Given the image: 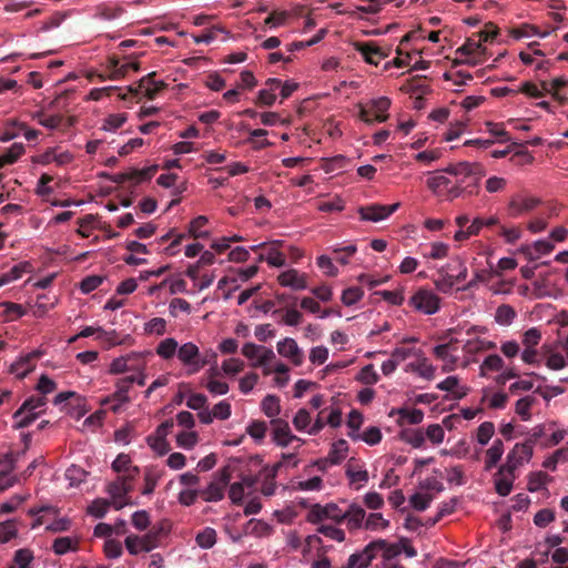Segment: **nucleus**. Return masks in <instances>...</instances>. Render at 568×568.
<instances>
[{
    "label": "nucleus",
    "instance_id": "f257e3e1",
    "mask_svg": "<svg viewBox=\"0 0 568 568\" xmlns=\"http://www.w3.org/2000/svg\"><path fill=\"white\" fill-rule=\"evenodd\" d=\"M155 353L163 361H171L176 356L187 375L197 374L209 364L207 356L201 353L196 344L186 342L179 345L173 337L162 339L158 344Z\"/></svg>",
    "mask_w": 568,
    "mask_h": 568
},
{
    "label": "nucleus",
    "instance_id": "f03ea898",
    "mask_svg": "<svg viewBox=\"0 0 568 568\" xmlns=\"http://www.w3.org/2000/svg\"><path fill=\"white\" fill-rule=\"evenodd\" d=\"M499 33V29L493 22H488L484 28L473 33L456 50L459 62L476 67L488 61L490 53L487 44L493 43Z\"/></svg>",
    "mask_w": 568,
    "mask_h": 568
},
{
    "label": "nucleus",
    "instance_id": "7ed1b4c3",
    "mask_svg": "<svg viewBox=\"0 0 568 568\" xmlns=\"http://www.w3.org/2000/svg\"><path fill=\"white\" fill-rule=\"evenodd\" d=\"M453 180L458 199L474 196L479 193L480 180L485 176V168L479 162L460 161L449 164L443 170Z\"/></svg>",
    "mask_w": 568,
    "mask_h": 568
},
{
    "label": "nucleus",
    "instance_id": "20e7f679",
    "mask_svg": "<svg viewBox=\"0 0 568 568\" xmlns=\"http://www.w3.org/2000/svg\"><path fill=\"white\" fill-rule=\"evenodd\" d=\"M468 267L462 256H455L438 270V277L434 281L436 290L443 294L462 291L467 284ZM465 290H463L464 292Z\"/></svg>",
    "mask_w": 568,
    "mask_h": 568
},
{
    "label": "nucleus",
    "instance_id": "39448f33",
    "mask_svg": "<svg viewBox=\"0 0 568 568\" xmlns=\"http://www.w3.org/2000/svg\"><path fill=\"white\" fill-rule=\"evenodd\" d=\"M486 262L487 266L480 267L477 264V258H473V277L462 290L476 288L479 284L487 283L494 275L499 276L503 272L515 270L517 267V262L513 257H501L496 267H494L488 256L486 257Z\"/></svg>",
    "mask_w": 568,
    "mask_h": 568
},
{
    "label": "nucleus",
    "instance_id": "423d86ee",
    "mask_svg": "<svg viewBox=\"0 0 568 568\" xmlns=\"http://www.w3.org/2000/svg\"><path fill=\"white\" fill-rule=\"evenodd\" d=\"M392 100L388 97L372 98L357 104L358 119L366 124L387 121Z\"/></svg>",
    "mask_w": 568,
    "mask_h": 568
},
{
    "label": "nucleus",
    "instance_id": "0eeeda50",
    "mask_svg": "<svg viewBox=\"0 0 568 568\" xmlns=\"http://www.w3.org/2000/svg\"><path fill=\"white\" fill-rule=\"evenodd\" d=\"M47 398L43 396H30L12 416L13 428L20 429L30 426L44 413Z\"/></svg>",
    "mask_w": 568,
    "mask_h": 568
},
{
    "label": "nucleus",
    "instance_id": "6e6552de",
    "mask_svg": "<svg viewBox=\"0 0 568 568\" xmlns=\"http://www.w3.org/2000/svg\"><path fill=\"white\" fill-rule=\"evenodd\" d=\"M408 306L416 313L434 315L439 312L442 300L433 290L419 287L409 297Z\"/></svg>",
    "mask_w": 568,
    "mask_h": 568
},
{
    "label": "nucleus",
    "instance_id": "1a4fd4ad",
    "mask_svg": "<svg viewBox=\"0 0 568 568\" xmlns=\"http://www.w3.org/2000/svg\"><path fill=\"white\" fill-rule=\"evenodd\" d=\"M161 528H152L144 535L129 534L125 537L124 546L130 555L136 556L141 552H150L160 545Z\"/></svg>",
    "mask_w": 568,
    "mask_h": 568
},
{
    "label": "nucleus",
    "instance_id": "9d476101",
    "mask_svg": "<svg viewBox=\"0 0 568 568\" xmlns=\"http://www.w3.org/2000/svg\"><path fill=\"white\" fill-rule=\"evenodd\" d=\"M233 471L234 467L231 465H227L220 469L215 476L214 479L202 490L200 491V497L204 501H220L224 497V489L226 485L230 483V480L233 478Z\"/></svg>",
    "mask_w": 568,
    "mask_h": 568
},
{
    "label": "nucleus",
    "instance_id": "9b49d317",
    "mask_svg": "<svg viewBox=\"0 0 568 568\" xmlns=\"http://www.w3.org/2000/svg\"><path fill=\"white\" fill-rule=\"evenodd\" d=\"M458 341L450 338L447 343L438 344L433 348V355L442 362V372L450 373L460 367L462 358L458 356Z\"/></svg>",
    "mask_w": 568,
    "mask_h": 568
},
{
    "label": "nucleus",
    "instance_id": "f8f14e48",
    "mask_svg": "<svg viewBox=\"0 0 568 568\" xmlns=\"http://www.w3.org/2000/svg\"><path fill=\"white\" fill-rule=\"evenodd\" d=\"M272 440L276 446L280 447H293L295 450H298L304 440L296 435H294L291 430L288 423L284 419H272Z\"/></svg>",
    "mask_w": 568,
    "mask_h": 568
},
{
    "label": "nucleus",
    "instance_id": "ddd939ff",
    "mask_svg": "<svg viewBox=\"0 0 568 568\" xmlns=\"http://www.w3.org/2000/svg\"><path fill=\"white\" fill-rule=\"evenodd\" d=\"M428 190L438 199L446 202H453L458 199V193L453 185L452 178L444 174H434L426 180Z\"/></svg>",
    "mask_w": 568,
    "mask_h": 568
},
{
    "label": "nucleus",
    "instance_id": "4468645a",
    "mask_svg": "<svg viewBox=\"0 0 568 568\" xmlns=\"http://www.w3.org/2000/svg\"><path fill=\"white\" fill-rule=\"evenodd\" d=\"M536 442L528 439L523 443H516L506 456L505 465L515 471L529 464L535 452Z\"/></svg>",
    "mask_w": 568,
    "mask_h": 568
},
{
    "label": "nucleus",
    "instance_id": "2eb2a0df",
    "mask_svg": "<svg viewBox=\"0 0 568 568\" xmlns=\"http://www.w3.org/2000/svg\"><path fill=\"white\" fill-rule=\"evenodd\" d=\"M496 348L497 344L493 341L481 336L469 337L462 347L464 356L462 358L460 367L466 368L471 363H475L477 354Z\"/></svg>",
    "mask_w": 568,
    "mask_h": 568
},
{
    "label": "nucleus",
    "instance_id": "dca6fc26",
    "mask_svg": "<svg viewBox=\"0 0 568 568\" xmlns=\"http://www.w3.org/2000/svg\"><path fill=\"white\" fill-rule=\"evenodd\" d=\"M354 49L366 63L372 65H378L382 60L390 54V47L379 45L375 41H356L354 42Z\"/></svg>",
    "mask_w": 568,
    "mask_h": 568
},
{
    "label": "nucleus",
    "instance_id": "f3484780",
    "mask_svg": "<svg viewBox=\"0 0 568 568\" xmlns=\"http://www.w3.org/2000/svg\"><path fill=\"white\" fill-rule=\"evenodd\" d=\"M134 479L116 477L106 486V493L111 498L112 506L119 510L129 504V494L133 489Z\"/></svg>",
    "mask_w": 568,
    "mask_h": 568
},
{
    "label": "nucleus",
    "instance_id": "a211bd4d",
    "mask_svg": "<svg viewBox=\"0 0 568 568\" xmlns=\"http://www.w3.org/2000/svg\"><path fill=\"white\" fill-rule=\"evenodd\" d=\"M73 160V153L60 145L48 148L42 153L32 156V163L39 165L55 164L57 166H65Z\"/></svg>",
    "mask_w": 568,
    "mask_h": 568
},
{
    "label": "nucleus",
    "instance_id": "6ab92c4d",
    "mask_svg": "<svg viewBox=\"0 0 568 568\" xmlns=\"http://www.w3.org/2000/svg\"><path fill=\"white\" fill-rule=\"evenodd\" d=\"M146 365L143 353L130 352L123 356L114 358L109 367L112 375L124 374L142 369Z\"/></svg>",
    "mask_w": 568,
    "mask_h": 568
},
{
    "label": "nucleus",
    "instance_id": "aec40b11",
    "mask_svg": "<svg viewBox=\"0 0 568 568\" xmlns=\"http://www.w3.org/2000/svg\"><path fill=\"white\" fill-rule=\"evenodd\" d=\"M276 281L280 286L292 291H304L308 287V275L294 267L282 271Z\"/></svg>",
    "mask_w": 568,
    "mask_h": 568
},
{
    "label": "nucleus",
    "instance_id": "412c9836",
    "mask_svg": "<svg viewBox=\"0 0 568 568\" xmlns=\"http://www.w3.org/2000/svg\"><path fill=\"white\" fill-rule=\"evenodd\" d=\"M285 242L275 240L268 242L264 252L258 255L260 262H266L272 267H283L286 264Z\"/></svg>",
    "mask_w": 568,
    "mask_h": 568
},
{
    "label": "nucleus",
    "instance_id": "4be33fe9",
    "mask_svg": "<svg viewBox=\"0 0 568 568\" xmlns=\"http://www.w3.org/2000/svg\"><path fill=\"white\" fill-rule=\"evenodd\" d=\"M436 366L430 363L422 349L416 354L414 361L405 366L406 373L415 374L425 381H433L436 376Z\"/></svg>",
    "mask_w": 568,
    "mask_h": 568
},
{
    "label": "nucleus",
    "instance_id": "5701e85b",
    "mask_svg": "<svg viewBox=\"0 0 568 568\" xmlns=\"http://www.w3.org/2000/svg\"><path fill=\"white\" fill-rule=\"evenodd\" d=\"M242 354L250 361L253 367L265 366L275 359V353L265 346L246 343L242 347Z\"/></svg>",
    "mask_w": 568,
    "mask_h": 568
},
{
    "label": "nucleus",
    "instance_id": "b1692460",
    "mask_svg": "<svg viewBox=\"0 0 568 568\" xmlns=\"http://www.w3.org/2000/svg\"><path fill=\"white\" fill-rule=\"evenodd\" d=\"M399 206L398 202L390 205L371 204L359 207L358 213L363 221L381 222L396 212Z\"/></svg>",
    "mask_w": 568,
    "mask_h": 568
},
{
    "label": "nucleus",
    "instance_id": "393cba45",
    "mask_svg": "<svg viewBox=\"0 0 568 568\" xmlns=\"http://www.w3.org/2000/svg\"><path fill=\"white\" fill-rule=\"evenodd\" d=\"M517 478L516 471L503 464L493 477L495 490L499 496H508Z\"/></svg>",
    "mask_w": 568,
    "mask_h": 568
},
{
    "label": "nucleus",
    "instance_id": "a878e982",
    "mask_svg": "<svg viewBox=\"0 0 568 568\" xmlns=\"http://www.w3.org/2000/svg\"><path fill=\"white\" fill-rule=\"evenodd\" d=\"M129 382L123 378L115 383L114 393L102 400V405L109 406L113 413H119L123 408V405L129 403Z\"/></svg>",
    "mask_w": 568,
    "mask_h": 568
},
{
    "label": "nucleus",
    "instance_id": "bb28decb",
    "mask_svg": "<svg viewBox=\"0 0 568 568\" xmlns=\"http://www.w3.org/2000/svg\"><path fill=\"white\" fill-rule=\"evenodd\" d=\"M255 479L251 475H244L231 484L229 497L233 504H241L246 496H250L255 487Z\"/></svg>",
    "mask_w": 568,
    "mask_h": 568
},
{
    "label": "nucleus",
    "instance_id": "cd10ccee",
    "mask_svg": "<svg viewBox=\"0 0 568 568\" xmlns=\"http://www.w3.org/2000/svg\"><path fill=\"white\" fill-rule=\"evenodd\" d=\"M42 355L43 353L41 351L36 349L26 355L20 356L16 362L11 364L10 372L14 374L18 378L26 377L36 368L37 362Z\"/></svg>",
    "mask_w": 568,
    "mask_h": 568
},
{
    "label": "nucleus",
    "instance_id": "c85d7f7f",
    "mask_svg": "<svg viewBox=\"0 0 568 568\" xmlns=\"http://www.w3.org/2000/svg\"><path fill=\"white\" fill-rule=\"evenodd\" d=\"M276 349L282 357L295 366H301L304 362V353L294 338L285 337L277 342Z\"/></svg>",
    "mask_w": 568,
    "mask_h": 568
},
{
    "label": "nucleus",
    "instance_id": "c756f323",
    "mask_svg": "<svg viewBox=\"0 0 568 568\" xmlns=\"http://www.w3.org/2000/svg\"><path fill=\"white\" fill-rule=\"evenodd\" d=\"M345 474L349 486L355 490L363 488L369 479L368 471L364 464L356 460H349L347 463Z\"/></svg>",
    "mask_w": 568,
    "mask_h": 568
},
{
    "label": "nucleus",
    "instance_id": "7c9ffc66",
    "mask_svg": "<svg viewBox=\"0 0 568 568\" xmlns=\"http://www.w3.org/2000/svg\"><path fill=\"white\" fill-rule=\"evenodd\" d=\"M106 70L110 79L118 80L126 77L130 72H136L139 63L128 59L120 60L111 57L106 62Z\"/></svg>",
    "mask_w": 568,
    "mask_h": 568
},
{
    "label": "nucleus",
    "instance_id": "2f4dec72",
    "mask_svg": "<svg viewBox=\"0 0 568 568\" xmlns=\"http://www.w3.org/2000/svg\"><path fill=\"white\" fill-rule=\"evenodd\" d=\"M539 203V199L535 196L517 194L510 199L508 211L511 216L517 217L535 210Z\"/></svg>",
    "mask_w": 568,
    "mask_h": 568
},
{
    "label": "nucleus",
    "instance_id": "473e14b6",
    "mask_svg": "<svg viewBox=\"0 0 568 568\" xmlns=\"http://www.w3.org/2000/svg\"><path fill=\"white\" fill-rule=\"evenodd\" d=\"M376 544H367L362 550L352 554L347 561L339 568H368L375 559L374 547Z\"/></svg>",
    "mask_w": 568,
    "mask_h": 568
},
{
    "label": "nucleus",
    "instance_id": "72a5a7b5",
    "mask_svg": "<svg viewBox=\"0 0 568 568\" xmlns=\"http://www.w3.org/2000/svg\"><path fill=\"white\" fill-rule=\"evenodd\" d=\"M165 85L166 84L162 80L155 79V72H151L139 81L134 92L141 93L152 100L165 88ZM130 90L133 91V89Z\"/></svg>",
    "mask_w": 568,
    "mask_h": 568
},
{
    "label": "nucleus",
    "instance_id": "f704fd0d",
    "mask_svg": "<svg viewBox=\"0 0 568 568\" xmlns=\"http://www.w3.org/2000/svg\"><path fill=\"white\" fill-rule=\"evenodd\" d=\"M436 388L449 393L453 399H462L469 393V387L462 384L456 375L447 376L436 385Z\"/></svg>",
    "mask_w": 568,
    "mask_h": 568
},
{
    "label": "nucleus",
    "instance_id": "c9c22d12",
    "mask_svg": "<svg viewBox=\"0 0 568 568\" xmlns=\"http://www.w3.org/2000/svg\"><path fill=\"white\" fill-rule=\"evenodd\" d=\"M343 516L348 530L354 531L364 528L366 511L361 505L352 503Z\"/></svg>",
    "mask_w": 568,
    "mask_h": 568
},
{
    "label": "nucleus",
    "instance_id": "e433bc0d",
    "mask_svg": "<svg viewBox=\"0 0 568 568\" xmlns=\"http://www.w3.org/2000/svg\"><path fill=\"white\" fill-rule=\"evenodd\" d=\"M537 45L538 42L529 43L531 51L519 52V59L524 64L535 67L536 70L547 69L549 61L544 59L545 54L541 50L535 48Z\"/></svg>",
    "mask_w": 568,
    "mask_h": 568
},
{
    "label": "nucleus",
    "instance_id": "4c0bfd02",
    "mask_svg": "<svg viewBox=\"0 0 568 568\" xmlns=\"http://www.w3.org/2000/svg\"><path fill=\"white\" fill-rule=\"evenodd\" d=\"M278 88L277 78L267 79L264 87L257 93L256 104L262 106H272L276 101Z\"/></svg>",
    "mask_w": 568,
    "mask_h": 568
},
{
    "label": "nucleus",
    "instance_id": "58836bf2",
    "mask_svg": "<svg viewBox=\"0 0 568 568\" xmlns=\"http://www.w3.org/2000/svg\"><path fill=\"white\" fill-rule=\"evenodd\" d=\"M112 469L119 474L118 477L135 479L139 475V468L132 465L129 455L120 454L112 463Z\"/></svg>",
    "mask_w": 568,
    "mask_h": 568
},
{
    "label": "nucleus",
    "instance_id": "ea45409f",
    "mask_svg": "<svg viewBox=\"0 0 568 568\" xmlns=\"http://www.w3.org/2000/svg\"><path fill=\"white\" fill-rule=\"evenodd\" d=\"M78 336H81L82 338L94 336L95 339L108 344V346H114L119 344L116 341L115 331L108 332L101 326H85L78 333Z\"/></svg>",
    "mask_w": 568,
    "mask_h": 568
},
{
    "label": "nucleus",
    "instance_id": "a19ab883",
    "mask_svg": "<svg viewBox=\"0 0 568 568\" xmlns=\"http://www.w3.org/2000/svg\"><path fill=\"white\" fill-rule=\"evenodd\" d=\"M554 250V244L548 240H538L532 244L523 245L520 252L530 261L540 258Z\"/></svg>",
    "mask_w": 568,
    "mask_h": 568
},
{
    "label": "nucleus",
    "instance_id": "79ce46f5",
    "mask_svg": "<svg viewBox=\"0 0 568 568\" xmlns=\"http://www.w3.org/2000/svg\"><path fill=\"white\" fill-rule=\"evenodd\" d=\"M376 544L374 547L375 558L381 552L382 561L398 560L400 555L398 542H387L384 539H377L372 541Z\"/></svg>",
    "mask_w": 568,
    "mask_h": 568
},
{
    "label": "nucleus",
    "instance_id": "37998d69",
    "mask_svg": "<svg viewBox=\"0 0 568 568\" xmlns=\"http://www.w3.org/2000/svg\"><path fill=\"white\" fill-rule=\"evenodd\" d=\"M57 302L58 298L54 295L40 294L31 306V314L37 318H42L55 306Z\"/></svg>",
    "mask_w": 568,
    "mask_h": 568
},
{
    "label": "nucleus",
    "instance_id": "c03bdc74",
    "mask_svg": "<svg viewBox=\"0 0 568 568\" xmlns=\"http://www.w3.org/2000/svg\"><path fill=\"white\" fill-rule=\"evenodd\" d=\"M390 527V520L385 518L382 513L371 511L365 516L364 530L372 532L385 531Z\"/></svg>",
    "mask_w": 568,
    "mask_h": 568
},
{
    "label": "nucleus",
    "instance_id": "a18cd8bd",
    "mask_svg": "<svg viewBox=\"0 0 568 568\" xmlns=\"http://www.w3.org/2000/svg\"><path fill=\"white\" fill-rule=\"evenodd\" d=\"M158 171V165H151L143 169H132L121 175L123 181H131L135 184L150 181Z\"/></svg>",
    "mask_w": 568,
    "mask_h": 568
},
{
    "label": "nucleus",
    "instance_id": "49530a36",
    "mask_svg": "<svg viewBox=\"0 0 568 568\" xmlns=\"http://www.w3.org/2000/svg\"><path fill=\"white\" fill-rule=\"evenodd\" d=\"M504 443L501 439H495L491 446L485 453V469L490 470L501 459L504 454Z\"/></svg>",
    "mask_w": 568,
    "mask_h": 568
},
{
    "label": "nucleus",
    "instance_id": "de8ad7c7",
    "mask_svg": "<svg viewBox=\"0 0 568 568\" xmlns=\"http://www.w3.org/2000/svg\"><path fill=\"white\" fill-rule=\"evenodd\" d=\"M504 369V359L497 355H488L479 366V376L488 377L491 373L501 372Z\"/></svg>",
    "mask_w": 568,
    "mask_h": 568
},
{
    "label": "nucleus",
    "instance_id": "09e8293b",
    "mask_svg": "<svg viewBox=\"0 0 568 568\" xmlns=\"http://www.w3.org/2000/svg\"><path fill=\"white\" fill-rule=\"evenodd\" d=\"M295 16L294 10H273L264 20V24L271 29L283 27Z\"/></svg>",
    "mask_w": 568,
    "mask_h": 568
},
{
    "label": "nucleus",
    "instance_id": "8fccbe9b",
    "mask_svg": "<svg viewBox=\"0 0 568 568\" xmlns=\"http://www.w3.org/2000/svg\"><path fill=\"white\" fill-rule=\"evenodd\" d=\"M209 223V219L205 215H199L194 217L187 227V237L194 239H207L210 236V231L205 229Z\"/></svg>",
    "mask_w": 568,
    "mask_h": 568
},
{
    "label": "nucleus",
    "instance_id": "3c124183",
    "mask_svg": "<svg viewBox=\"0 0 568 568\" xmlns=\"http://www.w3.org/2000/svg\"><path fill=\"white\" fill-rule=\"evenodd\" d=\"M163 471L156 466H149L144 469V487L142 489L143 495H150L154 491L159 480L162 478Z\"/></svg>",
    "mask_w": 568,
    "mask_h": 568
},
{
    "label": "nucleus",
    "instance_id": "603ef678",
    "mask_svg": "<svg viewBox=\"0 0 568 568\" xmlns=\"http://www.w3.org/2000/svg\"><path fill=\"white\" fill-rule=\"evenodd\" d=\"M53 176L47 173H43L36 185L34 193L42 199V201L51 202V195L54 193V187L52 186Z\"/></svg>",
    "mask_w": 568,
    "mask_h": 568
},
{
    "label": "nucleus",
    "instance_id": "864d4df0",
    "mask_svg": "<svg viewBox=\"0 0 568 568\" xmlns=\"http://www.w3.org/2000/svg\"><path fill=\"white\" fill-rule=\"evenodd\" d=\"M261 409L264 415L272 419H280L281 402L276 395H266L261 402Z\"/></svg>",
    "mask_w": 568,
    "mask_h": 568
},
{
    "label": "nucleus",
    "instance_id": "5fc2aeb1",
    "mask_svg": "<svg viewBox=\"0 0 568 568\" xmlns=\"http://www.w3.org/2000/svg\"><path fill=\"white\" fill-rule=\"evenodd\" d=\"M24 129V123L17 120H9L0 129V142H8L19 136Z\"/></svg>",
    "mask_w": 568,
    "mask_h": 568
},
{
    "label": "nucleus",
    "instance_id": "6e6d98bb",
    "mask_svg": "<svg viewBox=\"0 0 568 568\" xmlns=\"http://www.w3.org/2000/svg\"><path fill=\"white\" fill-rule=\"evenodd\" d=\"M542 90L551 93L557 99H566L567 94L565 92L566 87H568V80L564 77H558L552 79L549 82H542Z\"/></svg>",
    "mask_w": 568,
    "mask_h": 568
},
{
    "label": "nucleus",
    "instance_id": "4d7b16f0",
    "mask_svg": "<svg viewBox=\"0 0 568 568\" xmlns=\"http://www.w3.org/2000/svg\"><path fill=\"white\" fill-rule=\"evenodd\" d=\"M267 131L264 129H254L250 131V135L246 139V143H248L253 150L260 151L265 148H268L272 145V142H270L265 136L267 135Z\"/></svg>",
    "mask_w": 568,
    "mask_h": 568
},
{
    "label": "nucleus",
    "instance_id": "13d9d810",
    "mask_svg": "<svg viewBox=\"0 0 568 568\" xmlns=\"http://www.w3.org/2000/svg\"><path fill=\"white\" fill-rule=\"evenodd\" d=\"M481 402H487L489 408L503 409L508 403V395L504 392L489 393V390L485 389Z\"/></svg>",
    "mask_w": 568,
    "mask_h": 568
},
{
    "label": "nucleus",
    "instance_id": "bf43d9fd",
    "mask_svg": "<svg viewBox=\"0 0 568 568\" xmlns=\"http://www.w3.org/2000/svg\"><path fill=\"white\" fill-rule=\"evenodd\" d=\"M348 455V443L345 439H338L332 444L328 453V460L332 464L342 463Z\"/></svg>",
    "mask_w": 568,
    "mask_h": 568
},
{
    "label": "nucleus",
    "instance_id": "052dcab7",
    "mask_svg": "<svg viewBox=\"0 0 568 568\" xmlns=\"http://www.w3.org/2000/svg\"><path fill=\"white\" fill-rule=\"evenodd\" d=\"M550 481V477L545 471H532L527 477V488L531 493L539 491L546 488Z\"/></svg>",
    "mask_w": 568,
    "mask_h": 568
},
{
    "label": "nucleus",
    "instance_id": "680f3d73",
    "mask_svg": "<svg viewBox=\"0 0 568 568\" xmlns=\"http://www.w3.org/2000/svg\"><path fill=\"white\" fill-rule=\"evenodd\" d=\"M292 424L297 432L308 434L312 428L311 413L305 408H300L293 416Z\"/></svg>",
    "mask_w": 568,
    "mask_h": 568
},
{
    "label": "nucleus",
    "instance_id": "e2e57ef3",
    "mask_svg": "<svg viewBox=\"0 0 568 568\" xmlns=\"http://www.w3.org/2000/svg\"><path fill=\"white\" fill-rule=\"evenodd\" d=\"M382 432L376 426H371L366 428L363 433L352 434L353 440H362L371 446L377 445L382 440Z\"/></svg>",
    "mask_w": 568,
    "mask_h": 568
},
{
    "label": "nucleus",
    "instance_id": "0e129e2a",
    "mask_svg": "<svg viewBox=\"0 0 568 568\" xmlns=\"http://www.w3.org/2000/svg\"><path fill=\"white\" fill-rule=\"evenodd\" d=\"M123 13V8L116 3H102L95 9V17L104 20H113Z\"/></svg>",
    "mask_w": 568,
    "mask_h": 568
},
{
    "label": "nucleus",
    "instance_id": "69168bd1",
    "mask_svg": "<svg viewBox=\"0 0 568 568\" xmlns=\"http://www.w3.org/2000/svg\"><path fill=\"white\" fill-rule=\"evenodd\" d=\"M538 27L529 23H521L518 27H513L508 30V36L514 40H521L526 38L537 37Z\"/></svg>",
    "mask_w": 568,
    "mask_h": 568
},
{
    "label": "nucleus",
    "instance_id": "338daca9",
    "mask_svg": "<svg viewBox=\"0 0 568 568\" xmlns=\"http://www.w3.org/2000/svg\"><path fill=\"white\" fill-rule=\"evenodd\" d=\"M78 547V539L74 537L65 536V537H59L53 541L52 549L53 551L61 556L69 551L77 550Z\"/></svg>",
    "mask_w": 568,
    "mask_h": 568
},
{
    "label": "nucleus",
    "instance_id": "774afa93",
    "mask_svg": "<svg viewBox=\"0 0 568 568\" xmlns=\"http://www.w3.org/2000/svg\"><path fill=\"white\" fill-rule=\"evenodd\" d=\"M34 559L33 552L28 548L18 549L14 552L12 564L10 568H31V564Z\"/></svg>",
    "mask_w": 568,
    "mask_h": 568
}]
</instances>
